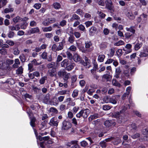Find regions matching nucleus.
<instances>
[{
  "mask_svg": "<svg viewBox=\"0 0 148 148\" xmlns=\"http://www.w3.org/2000/svg\"><path fill=\"white\" fill-rule=\"evenodd\" d=\"M105 3L106 8L111 11H114V6L111 0H106L105 2Z\"/></svg>",
  "mask_w": 148,
  "mask_h": 148,
  "instance_id": "5",
  "label": "nucleus"
},
{
  "mask_svg": "<svg viewBox=\"0 0 148 148\" xmlns=\"http://www.w3.org/2000/svg\"><path fill=\"white\" fill-rule=\"evenodd\" d=\"M132 47V45L130 44H127L125 46V48H123V50L124 51H126V50L125 49H128V50L126 52V53H128L131 52L132 51V49H131Z\"/></svg>",
  "mask_w": 148,
  "mask_h": 148,
  "instance_id": "14",
  "label": "nucleus"
},
{
  "mask_svg": "<svg viewBox=\"0 0 148 148\" xmlns=\"http://www.w3.org/2000/svg\"><path fill=\"white\" fill-rule=\"evenodd\" d=\"M70 77L71 75L70 73L66 72L62 78L64 81L65 82H67L68 79L70 78Z\"/></svg>",
  "mask_w": 148,
  "mask_h": 148,
  "instance_id": "21",
  "label": "nucleus"
},
{
  "mask_svg": "<svg viewBox=\"0 0 148 148\" xmlns=\"http://www.w3.org/2000/svg\"><path fill=\"white\" fill-rule=\"evenodd\" d=\"M23 68L22 66H20L16 70V74L18 75H21L23 73Z\"/></svg>",
  "mask_w": 148,
  "mask_h": 148,
  "instance_id": "23",
  "label": "nucleus"
},
{
  "mask_svg": "<svg viewBox=\"0 0 148 148\" xmlns=\"http://www.w3.org/2000/svg\"><path fill=\"white\" fill-rule=\"evenodd\" d=\"M104 125L107 127H109L112 126H115L116 123L113 120H107L104 122Z\"/></svg>",
  "mask_w": 148,
  "mask_h": 148,
  "instance_id": "7",
  "label": "nucleus"
},
{
  "mask_svg": "<svg viewBox=\"0 0 148 148\" xmlns=\"http://www.w3.org/2000/svg\"><path fill=\"white\" fill-rule=\"evenodd\" d=\"M21 61L22 62H24L26 60V58L25 56L23 54H22L19 56Z\"/></svg>",
  "mask_w": 148,
  "mask_h": 148,
  "instance_id": "36",
  "label": "nucleus"
},
{
  "mask_svg": "<svg viewBox=\"0 0 148 148\" xmlns=\"http://www.w3.org/2000/svg\"><path fill=\"white\" fill-rule=\"evenodd\" d=\"M0 53L3 55H6L7 53V50L5 48H1L0 49Z\"/></svg>",
  "mask_w": 148,
  "mask_h": 148,
  "instance_id": "44",
  "label": "nucleus"
},
{
  "mask_svg": "<svg viewBox=\"0 0 148 148\" xmlns=\"http://www.w3.org/2000/svg\"><path fill=\"white\" fill-rule=\"evenodd\" d=\"M49 110L51 112H53L56 113H58V110L56 108L53 107H51L50 108Z\"/></svg>",
  "mask_w": 148,
  "mask_h": 148,
  "instance_id": "60",
  "label": "nucleus"
},
{
  "mask_svg": "<svg viewBox=\"0 0 148 148\" xmlns=\"http://www.w3.org/2000/svg\"><path fill=\"white\" fill-rule=\"evenodd\" d=\"M46 66L48 69L56 68V64L53 62H52L51 63L48 64H47Z\"/></svg>",
  "mask_w": 148,
  "mask_h": 148,
  "instance_id": "18",
  "label": "nucleus"
},
{
  "mask_svg": "<svg viewBox=\"0 0 148 148\" xmlns=\"http://www.w3.org/2000/svg\"><path fill=\"white\" fill-rule=\"evenodd\" d=\"M6 43L11 46H13L14 44V42L13 41L10 40H7L6 41Z\"/></svg>",
  "mask_w": 148,
  "mask_h": 148,
  "instance_id": "62",
  "label": "nucleus"
},
{
  "mask_svg": "<svg viewBox=\"0 0 148 148\" xmlns=\"http://www.w3.org/2000/svg\"><path fill=\"white\" fill-rule=\"evenodd\" d=\"M105 57L104 55H100L98 57V60L100 62H103Z\"/></svg>",
  "mask_w": 148,
  "mask_h": 148,
  "instance_id": "33",
  "label": "nucleus"
},
{
  "mask_svg": "<svg viewBox=\"0 0 148 148\" xmlns=\"http://www.w3.org/2000/svg\"><path fill=\"white\" fill-rule=\"evenodd\" d=\"M129 71L128 69L125 70L123 71V74L127 77H129L130 76Z\"/></svg>",
  "mask_w": 148,
  "mask_h": 148,
  "instance_id": "57",
  "label": "nucleus"
},
{
  "mask_svg": "<svg viewBox=\"0 0 148 148\" xmlns=\"http://www.w3.org/2000/svg\"><path fill=\"white\" fill-rule=\"evenodd\" d=\"M66 101L68 102V105L74 106L75 105V103L73 101L71 98H67L66 99Z\"/></svg>",
  "mask_w": 148,
  "mask_h": 148,
  "instance_id": "25",
  "label": "nucleus"
},
{
  "mask_svg": "<svg viewBox=\"0 0 148 148\" xmlns=\"http://www.w3.org/2000/svg\"><path fill=\"white\" fill-rule=\"evenodd\" d=\"M81 111L82 112L83 117L84 119L87 118L90 112V110L88 109H82Z\"/></svg>",
  "mask_w": 148,
  "mask_h": 148,
  "instance_id": "10",
  "label": "nucleus"
},
{
  "mask_svg": "<svg viewBox=\"0 0 148 148\" xmlns=\"http://www.w3.org/2000/svg\"><path fill=\"white\" fill-rule=\"evenodd\" d=\"M33 66L32 64L30 63L28 64V69L29 72H31L34 71L33 68Z\"/></svg>",
  "mask_w": 148,
  "mask_h": 148,
  "instance_id": "47",
  "label": "nucleus"
},
{
  "mask_svg": "<svg viewBox=\"0 0 148 148\" xmlns=\"http://www.w3.org/2000/svg\"><path fill=\"white\" fill-rule=\"evenodd\" d=\"M106 74L103 75L102 76V80L103 81H105L106 80L107 82L110 81V73L108 71L106 72Z\"/></svg>",
  "mask_w": 148,
  "mask_h": 148,
  "instance_id": "9",
  "label": "nucleus"
},
{
  "mask_svg": "<svg viewBox=\"0 0 148 148\" xmlns=\"http://www.w3.org/2000/svg\"><path fill=\"white\" fill-rule=\"evenodd\" d=\"M100 115L98 113H95L93 115H91L88 118V120L91 121L93 119H95L100 117Z\"/></svg>",
  "mask_w": 148,
  "mask_h": 148,
  "instance_id": "17",
  "label": "nucleus"
},
{
  "mask_svg": "<svg viewBox=\"0 0 148 148\" xmlns=\"http://www.w3.org/2000/svg\"><path fill=\"white\" fill-rule=\"evenodd\" d=\"M0 3L1 6L3 7L6 5L7 1L6 0H0Z\"/></svg>",
  "mask_w": 148,
  "mask_h": 148,
  "instance_id": "59",
  "label": "nucleus"
},
{
  "mask_svg": "<svg viewBox=\"0 0 148 148\" xmlns=\"http://www.w3.org/2000/svg\"><path fill=\"white\" fill-rule=\"evenodd\" d=\"M126 16L130 20H134L135 17L131 12H128L126 14Z\"/></svg>",
  "mask_w": 148,
  "mask_h": 148,
  "instance_id": "22",
  "label": "nucleus"
},
{
  "mask_svg": "<svg viewBox=\"0 0 148 148\" xmlns=\"http://www.w3.org/2000/svg\"><path fill=\"white\" fill-rule=\"evenodd\" d=\"M113 138L111 137L106 139L105 140L101 142L100 143V145L102 148H105L107 145V142L110 141Z\"/></svg>",
  "mask_w": 148,
  "mask_h": 148,
  "instance_id": "8",
  "label": "nucleus"
},
{
  "mask_svg": "<svg viewBox=\"0 0 148 148\" xmlns=\"http://www.w3.org/2000/svg\"><path fill=\"white\" fill-rule=\"evenodd\" d=\"M128 127H129L130 130H136L137 128V126L135 123H132L128 126Z\"/></svg>",
  "mask_w": 148,
  "mask_h": 148,
  "instance_id": "34",
  "label": "nucleus"
},
{
  "mask_svg": "<svg viewBox=\"0 0 148 148\" xmlns=\"http://www.w3.org/2000/svg\"><path fill=\"white\" fill-rule=\"evenodd\" d=\"M62 67L65 68L66 70L70 71L75 66V64L73 61H69L68 59L64 60L61 63Z\"/></svg>",
  "mask_w": 148,
  "mask_h": 148,
  "instance_id": "1",
  "label": "nucleus"
},
{
  "mask_svg": "<svg viewBox=\"0 0 148 148\" xmlns=\"http://www.w3.org/2000/svg\"><path fill=\"white\" fill-rule=\"evenodd\" d=\"M56 69H49L47 71L48 74L51 77L56 76Z\"/></svg>",
  "mask_w": 148,
  "mask_h": 148,
  "instance_id": "11",
  "label": "nucleus"
},
{
  "mask_svg": "<svg viewBox=\"0 0 148 148\" xmlns=\"http://www.w3.org/2000/svg\"><path fill=\"white\" fill-rule=\"evenodd\" d=\"M52 27L51 26H49L47 27L42 28L43 31L44 32H47L51 31L52 30Z\"/></svg>",
  "mask_w": 148,
  "mask_h": 148,
  "instance_id": "38",
  "label": "nucleus"
},
{
  "mask_svg": "<svg viewBox=\"0 0 148 148\" xmlns=\"http://www.w3.org/2000/svg\"><path fill=\"white\" fill-rule=\"evenodd\" d=\"M67 92V91L66 90H61L59 91L58 93V94L60 95H64L66 94Z\"/></svg>",
  "mask_w": 148,
  "mask_h": 148,
  "instance_id": "55",
  "label": "nucleus"
},
{
  "mask_svg": "<svg viewBox=\"0 0 148 148\" xmlns=\"http://www.w3.org/2000/svg\"><path fill=\"white\" fill-rule=\"evenodd\" d=\"M77 79V77L76 75H73L71 77V80L72 83H75Z\"/></svg>",
  "mask_w": 148,
  "mask_h": 148,
  "instance_id": "64",
  "label": "nucleus"
},
{
  "mask_svg": "<svg viewBox=\"0 0 148 148\" xmlns=\"http://www.w3.org/2000/svg\"><path fill=\"white\" fill-rule=\"evenodd\" d=\"M32 87L33 88L34 92H35L36 93H38L40 91V88H39L36 86H32Z\"/></svg>",
  "mask_w": 148,
  "mask_h": 148,
  "instance_id": "46",
  "label": "nucleus"
},
{
  "mask_svg": "<svg viewBox=\"0 0 148 148\" xmlns=\"http://www.w3.org/2000/svg\"><path fill=\"white\" fill-rule=\"evenodd\" d=\"M53 5L54 8L56 9H59L61 7V5L60 4L57 2L54 3L53 4Z\"/></svg>",
  "mask_w": 148,
  "mask_h": 148,
  "instance_id": "42",
  "label": "nucleus"
},
{
  "mask_svg": "<svg viewBox=\"0 0 148 148\" xmlns=\"http://www.w3.org/2000/svg\"><path fill=\"white\" fill-rule=\"evenodd\" d=\"M97 29L94 26H92L90 27L89 30L90 34V35H93V34L96 31Z\"/></svg>",
  "mask_w": 148,
  "mask_h": 148,
  "instance_id": "28",
  "label": "nucleus"
},
{
  "mask_svg": "<svg viewBox=\"0 0 148 148\" xmlns=\"http://www.w3.org/2000/svg\"><path fill=\"white\" fill-rule=\"evenodd\" d=\"M124 115V114L120 110L119 112H116L112 113V116L113 118H119V119L118 120V121L119 123H121L122 122V119Z\"/></svg>",
  "mask_w": 148,
  "mask_h": 148,
  "instance_id": "2",
  "label": "nucleus"
},
{
  "mask_svg": "<svg viewBox=\"0 0 148 148\" xmlns=\"http://www.w3.org/2000/svg\"><path fill=\"white\" fill-rule=\"evenodd\" d=\"M40 31L38 27H36L34 28H32L31 31V33L32 34H34L39 32Z\"/></svg>",
  "mask_w": 148,
  "mask_h": 148,
  "instance_id": "30",
  "label": "nucleus"
},
{
  "mask_svg": "<svg viewBox=\"0 0 148 148\" xmlns=\"http://www.w3.org/2000/svg\"><path fill=\"white\" fill-rule=\"evenodd\" d=\"M79 91L77 90H74L72 94V96L73 98H75L78 95Z\"/></svg>",
  "mask_w": 148,
  "mask_h": 148,
  "instance_id": "35",
  "label": "nucleus"
},
{
  "mask_svg": "<svg viewBox=\"0 0 148 148\" xmlns=\"http://www.w3.org/2000/svg\"><path fill=\"white\" fill-rule=\"evenodd\" d=\"M110 97L107 96L104 97L103 99V100L105 103H108L109 102Z\"/></svg>",
  "mask_w": 148,
  "mask_h": 148,
  "instance_id": "39",
  "label": "nucleus"
},
{
  "mask_svg": "<svg viewBox=\"0 0 148 148\" xmlns=\"http://www.w3.org/2000/svg\"><path fill=\"white\" fill-rule=\"evenodd\" d=\"M109 102L113 104H116L117 103V99L115 97L112 96L110 97Z\"/></svg>",
  "mask_w": 148,
  "mask_h": 148,
  "instance_id": "26",
  "label": "nucleus"
},
{
  "mask_svg": "<svg viewBox=\"0 0 148 148\" xmlns=\"http://www.w3.org/2000/svg\"><path fill=\"white\" fill-rule=\"evenodd\" d=\"M14 9L13 8H6L4 9V12L5 13H7L10 12H13Z\"/></svg>",
  "mask_w": 148,
  "mask_h": 148,
  "instance_id": "48",
  "label": "nucleus"
},
{
  "mask_svg": "<svg viewBox=\"0 0 148 148\" xmlns=\"http://www.w3.org/2000/svg\"><path fill=\"white\" fill-rule=\"evenodd\" d=\"M80 20V17L76 14H73L71 18L70 21L73 22L74 21H79Z\"/></svg>",
  "mask_w": 148,
  "mask_h": 148,
  "instance_id": "15",
  "label": "nucleus"
},
{
  "mask_svg": "<svg viewBox=\"0 0 148 148\" xmlns=\"http://www.w3.org/2000/svg\"><path fill=\"white\" fill-rule=\"evenodd\" d=\"M78 141L76 140H72L70 142L68 143L66 145L70 148H80L79 146L77 144Z\"/></svg>",
  "mask_w": 148,
  "mask_h": 148,
  "instance_id": "4",
  "label": "nucleus"
},
{
  "mask_svg": "<svg viewBox=\"0 0 148 148\" xmlns=\"http://www.w3.org/2000/svg\"><path fill=\"white\" fill-rule=\"evenodd\" d=\"M97 3L100 5L103 6L105 5V3L103 0H97Z\"/></svg>",
  "mask_w": 148,
  "mask_h": 148,
  "instance_id": "58",
  "label": "nucleus"
},
{
  "mask_svg": "<svg viewBox=\"0 0 148 148\" xmlns=\"http://www.w3.org/2000/svg\"><path fill=\"white\" fill-rule=\"evenodd\" d=\"M126 29L127 31L130 32L132 34H134L135 32V27L134 26H131L130 27H126Z\"/></svg>",
  "mask_w": 148,
  "mask_h": 148,
  "instance_id": "24",
  "label": "nucleus"
},
{
  "mask_svg": "<svg viewBox=\"0 0 148 148\" xmlns=\"http://www.w3.org/2000/svg\"><path fill=\"white\" fill-rule=\"evenodd\" d=\"M75 37L72 35H70L68 38V41L71 44H72L74 41Z\"/></svg>",
  "mask_w": 148,
  "mask_h": 148,
  "instance_id": "31",
  "label": "nucleus"
},
{
  "mask_svg": "<svg viewBox=\"0 0 148 148\" xmlns=\"http://www.w3.org/2000/svg\"><path fill=\"white\" fill-rule=\"evenodd\" d=\"M85 47L86 48H89L92 45V43L90 42H85Z\"/></svg>",
  "mask_w": 148,
  "mask_h": 148,
  "instance_id": "53",
  "label": "nucleus"
},
{
  "mask_svg": "<svg viewBox=\"0 0 148 148\" xmlns=\"http://www.w3.org/2000/svg\"><path fill=\"white\" fill-rule=\"evenodd\" d=\"M142 43H138L136 44L134 46V49L135 50H138L142 46Z\"/></svg>",
  "mask_w": 148,
  "mask_h": 148,
  "instance_id": "43",
  "label": "nucleus"
},
{
  "mask_svg": "<svg viewBox=\"0 0 148 148\" xmlns=\"http://www.w3.org/2000/svg\"><path fill=\"white\" fill-rule=\"evenodd\" d=\"M129 94V92L124 93L122 96V99L123 100H124L126 97L128 96Z\"/></svg>",
  "mask_w": 148,
  "mask_h": 148,
  "instance_id": "63",
  "label": "nucleus"
},
{
  "mask_svg": "<svg viewBox=\"0 0 148 148\" xmlns=\"http://www.w3.org/2000/svg\"><path fill=\"white\" fill-rule=\"evenodd\" d=\"M47 77L46 76H44L42 77L39 80V83L41 84H44L45 80L47 79Z\"/></svg>",
  "mask_w": 148,
  "mask_h": 148,
  "instance_id": "37",
  "label": "nucleus"
},
{
  "mask_svg": "<svg viewBox=\"0 0 148 148\" xmlns=\"http://www.w3.org/2000/svg\"><path fill=\"white\" fill-rule=\"evenodd\" d=\"M78 28L81 31L83 32H85L86 31V29L84 26L82 24L79 25L78 26Z\"/></svg>",
  "mask_w": 148,
  "mask_h": 148,
  "instance_id": "52",
  "label": "nucleus"
},
{
  "mask_svg": "<svg viewBox=\"0 0 148 148\" xmlns=\"http://www.w3.org/2000/svg\"><path fill=\"white\" fill-rule=\"evenodd\" d=\"M111 107L108 105H103L102 106L103 109L105 110H110Z\"/></svg>",
  "mask_w": 148,
  "mask_h": 148,
  "instance_id": "45",
  "label": "nucleus"
},
{
  "mask_svg": "<svg viewBox=\"0 0 148 148\" xmlns=\"http://www.w3.org/2000/svg\"><path fill=\"white\" fill-rule=\"evenodd\" d=\"M125 37L129 39L130 38V37L132 36V34L130 32H127L125 34Z\"/></svg>",
  "mask_w": 148,
  "mask_h": 148,
  "instance_id": "61",
  "label": "nucleus"
},
{
  "mask_svg": "<svg viewBox=\"0 0 148 148\" xmlns=\"http://www.w3.org/2000/svg\"><path fill=\"white\" fill-rule=\"evenodd\" d=\"M73 59L75 62L78 63L82 64V58L78 54L75 53L74 54Z\"/></svg>",
  "mask_w": 148,
  "mask_h": 148,
  "instance_id": "6",
  "label": "nucleus"
},
{
  "mask_svg": "<svg viewBox=\"0 0 148 148\" xmlns=\"http://www.w3.org/2000/svg\"><path fill=\"white\" fill-rule=\"evenodd\" d=\"M59 121H55L54 118H52L50 120L49 123V124L51 126L57 127L58 126Z\"/></svg>",
  "mask_w": 148,
  "mask_h": 148,
  "instance_id": "13",
  "label": "nucleus"
},
{
  "mask_svg": "<svg viewBox=\"0 0 148 148\" xmlns=\"http://www.w3.org/2000/svg\"><path fill=\"white\" fill-rule=\"evenodd\" d=\"M139 56L140 58L146 57L148 56V54L144 52H140L139 55Z\"/></svg>",
  "mask_w": 148,
  "mask_h": 148,
  "instance_id": "56",
  "label": "nucleus"
},
{
  "mask_svg": "<svg viewBox=\"0 0 148 148\" xmlns=\"http://www.w3.org/2000/svg\"><path fill=\"white\" fill-rule=\"evenodd\" d=\"M121 142V140L119 138H117L112 141L113 144L114 145H117Z\"/></svg>",
  "mask_w": 148,
  "mask_h": 148,
  "instance_id": "40",
  "label": "nucleus"
},
{
  "mask_svg": "<svg viewBox=\"0 0 148 148\" xmlns=\"http://www.w3.org/2000/svg\"><path fill=\"white\" fill-rule=\"evenodd\" d=\"M13 51V54L15 55H18L20 53V51L18 50L17 47H16L14 48Z\"/></svg>",
  "mask_w": 148,
  "mask_h": 148,
  "instance_id": "41",
  "label": "nucleus"
},
{
  "mask_svg": "<svg viewBox=\"0 0 148 148\" xmlns=\"http://www.w3.org/2000/svg\"><path fill=\"white\" fill-rule=\"evenodd\" d=\"M59 102L58 99L57 100V99H54L52 101L53 105L55 106H57L59 104Z\"/></svg>",
  "mask_w": 148,
  "mask_h": 148,
  "instance_id": "54",
  "label": "nucleus"
},
{
  "mask_svg": "<svg viewBox=\"0 0 148 148\" xmlns=\"http://www.w3.org/2000/svg\"><path fill=\"white\" fill-rule=\"evenodd\" d=\"M72 126V124L69 121L64 120L62 123V130H67L71 128Z\"/></svg>",
  "mask_w": 148,
  "mask_h": 148,
  "instance_id": "3",
  "label": "nucleus"
},
{
  "mask_svg": "<svg viewBox=\"0 0 148 148\" xmlns=\"http://www.w3.org/2000/svg\"><path fill=\"white\" fill-rule=\"evenodd\" d=\"M57 50L60 51L62 50L63 48V42H61L59 43V46L57 47Z\"/></svg>",
  "mask_w": 148,
  "mask_h": 148,
  "instance_id": "49",
  "label": "nucleus"
},
{
  "mask_svg": "<svg viewBox=\"0 0 148 148\" xmlns=\"http://www.w3.org/2000/svg\"><path fill=\"white\" fill-rule=\"evenodd\" d=\"M112 83L114 86H117L119 87H120L121 86L120 84L115 79H113L112 81Z\"/></svg>",
  "mask_w": 148,
  "mask_h": 148,
  "instance_id": "29",
  "label": "nucleus"
},
{
  "mask_svg": "<svg viewBox=\"0 0 148 148\" xmlns=\"http://www.w3.org/2000/svg\"><path fill=\"white\" fill-rule=\"evenodd\" d=\"M124 43V42L121 40H120L118 42L114 44V45L116 46H119L123 45Z\"/></svg>",
  "mask_w": 148,
  "mask_h": 148,
  "instance_id": "51",
  "label": "nucleus"
},
{
  "mask_svg": "<svg viewBox=\"0 0 148 148\" xmlns=\"http://www.w3.org/2000/svg\"><path fill=\"white\" fill-rule=\"evenodd\" d=\"M50 95L47 94L46 95L43 99V102L45 103L48 104L49 99Z\"/></svg>",
  "mask_w": 148,
  "mask_h": 148,
  "instance_id": "20",
  "label": "nucleus"
},
{
  "mask_svg": "<svg viewBox=\"0 0 148 148\" xmlns=\"http://www.w3.org/2000/svg\"><path fill=\"white\" fill-rule=\"evenodd\" d=\"M21 21H22V18L18 16L14 18L13 19V21L15 23L19 22Z\"/></svg>",
  "mask_w": 148,
  "mask_h": 148,
  "instance_id": "32",
  "label": "nucleus"
},
{
  "mask_svg": "<svg viewBox=\"0 0 148 148\" xmlns=\"http://www.w3.org/2000/svg\"><path fill=\"white\" fill-rule=\"evenodd\" d=\"M49 138L50 137L48 136L42 137L40 135H39L37 137V138L40 141L48 140L49 139Z\"/></svg>",
  "mask_w": 148,
  "mask_h": 148,
  "instance_id": "19",
  "label": "nucleus"
},
{
  "mask_svg": "<svg viewBox=\"0 0 148 148\" xmlns=\"http://www.w3.org/2000/svg\"><path fill=\"white\" fill-rule=\"evenodd\" d=\"M66 54L67 55V57L68 59L71 60L73 58L72 54L71 53L67 51L66 52Z\"/></svg>",
  "mask_w": 148,
  "mask_h": 148,
  "instance_id": "50",
  "label": "nucleus"
},
{
  "mask_svg": "<svg viewBox=\"0 0 148 148\" xmlns=\"http://www.w3.org/2000/svg\"><path fill=\"white\" fill-rule=\"evenodd\" d=\"M85 62H84V60H82V64H83L84 66H85L86 68H89L90 65V61L88 59L87 57L85 58Z\"/></svg>",
  "mask_w": 148,
  "mask_h": 148,
  "instance_id": "12",
  "label": "nucleus"
},
{
  "mask_svg": "<svg viewBox=\"0 0 148 148\" xmlns=\"http://www.w3.org/2000/svg\"><path fill=\"white\" fill-rule=\"evenodd\" d=\"M66 71L64 70H60L58 72V76L60 78H62Z\"/></svg>",
  "mask_w": 148,
  "mask_h": 148,
  "instance_id": "27",
  "label": "nucleus"
},
{
  "mask_svg": "<svg viewBox=\"0 0 148 148\" xmlns=\"http://www.w3.org/2000/svg\"><path fill=\"white\" fill-rule=\"evenodd\" d=\"M30 124L33 128L35 126V122L36 121V118L35 116H33L32 117H30Z\"/></svg>",
  "mask_w": 148,
  "mask_h": 148,
  "instance_id": "16",
  "label": "nucleus"
}]
</instances>
